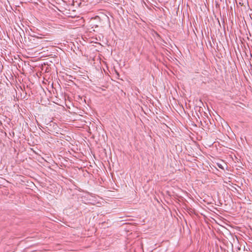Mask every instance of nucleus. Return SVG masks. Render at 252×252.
Instances as JSON below:
<instances>
[{"mask_svg": "<svg viewBox=\"0 0 252 252\" xmlns=\"http://www.w3.org/2000/svg\"><path fill=\"white\" fill-rule=\"evenodd\" d=\"M36 40H42V38L41 37H37L36 38Z\"/></svg>", "mask_w": 252, "mask_h": 252, "instance_id": "1", "label": "nucleus"}]
</instances>
